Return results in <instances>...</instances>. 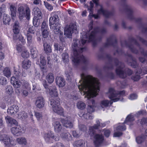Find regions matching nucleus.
<instances>
[{
	"mask_svg": "<svg viewBox=\"0 0 147 147\" xmlns=\"http://www.w3.org/2000/svg\"><path fill=\"white\" fill-rule=\"evenodd\" d=\"M43 85L51 96L49 98L50 104L53 111L59 114H62L63 109L60 106L59 98H56L58 96V94L56 87L53 86L49 88L45 81L43 83Z\"/></svg>",
	"mask_w": 147,
	"mask_h": 147,
	"instance_id": "f03ea898",
	"label": "nucleus"
},
{
	"mask_svg": "<svg viewBox=\"0 0 147 147\" xmlns=\"http://www.w3.org/2000/svg\"><path fill=\"white\" fill-rule=\"evenodd\" d=\"M22 88L23 89L29 90L31 89V86L28 82L24 81L22 85Z\"/></svg>",
	"mask_w": 147,
	"mask_h": 147,
	"instance_id": "58836bf2",
	"label": "nucleus"
},
{
	"mask_svg": "<svg viewBox=\"0 0 147 147\" xmlns=\"http://www.w3.org/2000/svg\"><path fill=\"white\" fill-rule=\"evenodd\" d=\"M94 6V5L91 2H90V7L88 8V9L90 11V14L89 17L90 18L91 16V13H92L93 11V8ZM92 16L94 17L95 19L98 18L99 16L98 15H92Z\"/></svg>",
	"mask_w": 147,
	"mask_h": 147,
	"instance_id": "e433bc0d",
	"label": "nucleus"
},
{
	"mask_svg": "<svg viewBox=\"0 0 147 147\" xmlns=\"http://www.w3.org/2000/svg\"><path fill=\"white\" fill-rule=\"evenodd\" d=\"M101 8L98 11V14H102L103 15L106 17H108L110 13L107 11L104 10L102 6L100 5Z\"/></svg>",
	"mask_w": 147,
	"mask_h": 147,
	"instance_id": "2f4dec72",
	"label": "nucleus"
},
{
	"mask_svg": "<svg viewBox=\"0 0 147 147\" xmlns=\"http://www.w3.org/2000/svg\"><path fill=\"white\" fill-rule=\"evenodd\" d=\"M25 48V47L21 45H17L16 48L18 52H22L24 50V48Z\"/></svg>",
	"mask_w": 147,
	"mask_h": 147,
	"instance_id": "13d9d810",
	"label": "nucleus"
},
{
	"mask_svg": "<svg viewBox=\"0 0 147 147\" xmlns=\"http://www.w3.org/2000/svg\"><path fill=\"white\" fill-rule=\"evenodd\" d=\"M55 49L57 51H62L63 50L62 47L58 44L56 43L54 45Z\"/></svg>",
	"mask_w": 147,
	"mask_h": 147,
	"instance_id": "603ef678",
	"label": "nucleus"
},
{
	"mask_svg": "<svg viewBox=\"0 0 147 147\" xmlns=\"http://www.w3.org/2000/svg\"><path fill=\"white\" fill-rule=\"evenodd\" d=\"M140 123L142 125L145 124L146 125H147V118H143L142 119L141 121H140Z\"/></svg>",
	"mask_w": 147,
	"mask_h": 147,
	"instance_id": "338daca9",
	"label": "nucleus"
},
{
	"mask_svg": "<svg viewBox=\"0 0 147 147\" xmlns=\"http://www.w3.org/2000/svg\"><path fill=\"white\" fill-rule=\"evenodd\" d=\"M78 115L80 117H82L86 119H92L93 118V116L90 113L83 114L82 115L80 113H79Z\"/></svg>",
	"mask_w": 147,
	"mask_h": 147,
	"instance_id": "4c0bfd02",
	"label": "nucleus"
},
{
	"mask_svg": "<svg viewBox=\"0 0 147 147\" xmlns=\"http://www.w3.org/2000/svg\"><path fill=\"white\" fill-rule=\"evenodd\" d=\"M15 125L11 129V132L13 135L16 136H20L25 132V129L23 126L18 125Z\"/></svg>",
	"mask_w": 147,
	"mask_h": 147,
	"instance_id": "9d476101",
	"label": "nucleus"
},
{
	"mask_svg": "<svg viewBox=\"0 0 147 147\" xmlns=\"http://www.w3.org/2000/svg\"><path fill=\"white\" fill-rule=\"evenodd\" d=\"M119 65H120V66L117 67L116 69V72L121 78H124L126 76V73H125L123 71V67H124V65L121 63H119Z\"/></svg>",
	"mask_w": 147,
	"mask_h": 147,
	"instance_id": "6ab92c4d",
	"label": "nucleus"
},
{
	"mask_svg": "<svg viewBox=\"0 0 147 147\" xmlns=\"http://www.w3.org/2000/svg\"><path fill=\"white\" fill-rule=\"evenodd\" d=\"M65 74L68 80H70L72 78L73 76L71 72H66Z\"/></svg>",
	"mask_w": 147,
	"mask_h": 147,
	"instance_id": "052dcab7",
	"label": "nucleus"
},
{
	"mask_svg": "<svg viewBox=\"0 0 147 147\" xmlns=\"http://www.w3.org/2000/svg\"><path fill=\"white\" fill-rule=\"evenodd\" d=\"M104 140V137L101 134H96L94 136V143L96 147L101 146Z\"/></svg>",
	"mask_w": 147,
	"mask_h": 147,
	"instance_id": "ddd939ff",
	"label": "nucleus"
},
{
	"mask_svg": "<svg viewBox=\"0 0 147 147\" xmlns=\"http://www.w3.org/2000/svg\"><path fill=\"white\" fill-rule=\"evenodd\" d=\"M3 74L5 76L9 78L11 75V72L10 69L8 67L5 68L3 71Z\"/></svg>",
	"mask_w": 147,
	"mask_h": 147,
	"instance_id": "a19ab883",
	"label": "nucleus"
},
{
	"mask_svg": "<svg viewBox=\"0 0 147 147\" xmlns=\"http://www.w3.org/2000/svg\"><path fill=\"white\" fill-rule=\"evenodd\" d=\"M42 34V36L45 38H47L49 35V29L41 30Z\"/></svg>",
	"mask_w": 147,
	"mask_h": 147,
	"instance_id": "49530a36",
	"label": "nucleus"
},
{
	"mask_svg": "<svg viewBox=\"0 0 147 147\" xmlns=\"http://www.w3.org/2000/svg\"><path fill=\"white\" fill-rule=\"evenodd\" d=\"M126 127L123 124H119L115 129V132L114 133L113 136L115 137H119L122 135L121 131L125 130Z\"/></svg>",
	"mask_w": 147,
	"mask_h": 147,
	"instance_id": "4468645a",
	"label": "nucleus"
},
{
	"mask_svg": "<svg viewBox=\"0 0 147 147\" xmlns=\"http://www.w3.org/2000/svg\"><path fill=\"white\" fill-rule=\"evenodd\" d=\"M40 63L43 65H45L46 64L45 59L42 55H41L40 57Z\"/></svg>",
	"mask_w": 147,
	"mask_h": 147,
	"instance_id": "6e6d98bb",
	"label": "nucleus"
},
{
	"mask_svg": "<svg viewBox=\"0 0 147 147\" xmlns=\"http://www.w3.org/2000/svg\"><path fill=\"white\" fill-rule=\"evenodd\" d=\"M53 124L54 127V130L56 132H59L61 131L62 129V126L59 121H55L53 122Z\"/></svg>",
	"mask_w": 147,
	"mask_h": 147,
	"instance_id": "a878e982",
	"label": "nucleus"
},
{
	"mask_svg": "<svg viewBox=\"0 0 147 147\" xmlns=\"http://www.w3.org/2000/svg\"><path fill=\"white\" fill-rule=\"evenodd\" d=\"M24 89L22 91V94L23 95L26 96H27L28 94V90H26Z\"/></svg>",
	"mask_w": 147,
	"mask_h": 147,
	"instance_id": "0e129e2a",
	"label": "nucleus"
},
{
	"mask_svg": "<svg viewBox=\"0 0 147 147\" xmlns=\"http://www.w3.org/2000/svg\"><path fill=\"white\" fill-rule=\"evenodd\" d=\"M19 108L18 106L14 105H11L7 109V112L8 114L13 115L16 114Z\"/></svg>",
	"mask_w": 147,
	"mask_h": 147,
	"instance_id": "5701e85b",
	"label": "nucleus"
},
{
	"mask_svg": "<svg viewBox=\"0 0 147 147\" xmlns=\"http://www.w3.org/2000/svg\"><path fill=\"white\" fill-rule=\"evenodd\" d=\"M44 3L45 6L48 10L51 11L53 9V7L50 4L46 2H44Z\"/></svg>",
	"mask_w": 147,
	"mask_h": 147,
	"instance_id": "bf43d9fd",
	"label": "nucleus"
},
{
	"mask_svg": "<svg viewBox=\"0 0 147 147\" xmlns=\"http://www.w3.org/2000/svg\"><path fill=\"white\" fill-rule=\"evenodd\" d=\"M33 13L34 15V17L38 18V19L42 18L41 12L38 7H35L33 9Z\"/></svg>",
	"mask_w": 147,
	"mask_h": 147,
	"instance_id": "bb28decb",
	"label": "nucleus"
},
{
	"mask_svg": "<svg viewBox=\"0 0 147 147\" xmlns=\"http://www.w3.org/2000/svg\"><path fill=\"white\" fill-rule=\"evenodd\" d=\"M46 79L49 83H53L54 80V77L53 74L52 73H49L46 77Z\"/></svg>",
	"mask_w": 147,
	"mask_h": 147,
	"instance_id": "7c9ffc66",
	"label": "nucleus"
},
{
	"mask_svg": "<svg viewBox=\"0 0 147 147\" xmlns=\"http://www.w3.org/2000/svg\"><path fill=\"white\" fill-rule=\"evenodd\" d=\"M23 48L24 50L22 51V56L24 58L28 57L29 56V53L26 50L25 48Z\"/></svg>",
	"mask_w": 147,
	"mask_h": 147,
	"instance_id": "de8ad7c7",
	"label": "nucleus"
},
{
	"mask_svg": "<svg viewBox=\"0 0 147 147\" xmlns=\"http://www.w3.org/2000/svg\"><path fill=\"white\" fill-rule=\"evenodd\" d=\"M19 118L24 120L25 119L28 117L27 113L25 111H23L20 112L18 115Z\"/></svg>",
	"mask_w": 147,
	"mask_h": 147,
	"instance_id": "37998d69",
	"label": "nucleus"
},
{
	"mask_svg": "<svg viewBox=\"0 0 147 147\" xmlns=\"http://www.w3.org/2000/svg\"><path fill=\"white\" fill-rule=\"evenodd\" d=\"M74 147H85V143L83 140L76 141L74 144Z\"/></svg>",
	"mask_w": 147,
	"mask_h": 147,
	"instance_id": "72a5a7b5",
	"label": "nucleus"
},
{
	"mask_svg": "<svg viewBox=\"0 0 147 147\" xmlns=\"http://www.w3.org/2000/svg\"><path fill=\"white\" fill-rule=\"evenodd\" d=\"M77 107L78 109L80 110H83L86 107L85 103L82 101H79L77 103Z\"/></svg>",
	"mask_w": 147,
	"mask_h": 147,
	"instance_id": "ea45409f",
	"label": "nucleus"
},
{
	"mask_svg": "<svg viewBox=\"0 0 147 147\" xmlns=\"http://www.w3.org/2000/svg\"><path fill=\"white\" fill-rule=\"evenodd\" d=\"M144 140V137L142 136H139L137 137L136 138V142L138 144H140Z\"/></svg>",
	"mask_w": 147,
	"mask_h": 147,
	"instance_id": "5fc2aeb1",
	"label": "nucleus"
},
{
	"mask_svg": "<svg viewBox=\"0 0 147 147\" xmlns=\"http://www.w3.org/2000/svg\"><path fill=\"white\" fill-rule=\"evenodd\" d=\"M137 97V95L136 94H133L130 95L129 98L131 100H133L136 99Z\"/></svg>",
	"mask_w": 147,
	"mask_h": 147,
	"instance_id": "e2e57ef3",
	"label": "nucleus"
},
{
	"mask_svg": "<svg viewBox=\"0 0 147 147\" xmlns=\"http://www.w3.org/2000/svg\"><path fill=\"white\" fill-rule=\"evenodd\" d=\"M140 76L139 75H136V76L132 77V79L134 81H137L140 79Z\"/></svg>",
	"mask_w": 147,
	"mask_h": 147,
	"instance_id": "774afa93",
	"label": "nucleus"
},
{
	"mask_svg": "<svg viewBox=\"0 0 147 147\" xmlns=\"http://www.w3.org/2000/svg\"><path fill=\"white\" fill-rule=\"evenodd\" d=\"M13 89L10 86H7L6 88V92L7 93L10 94L13 93Z\"/></svg>",
	"mask_w": 147,
	"mask_h": 147,
	"instance_id": "8fccbe9b",
	"label": "nucleus"
},
{
	"mask_svg": "<svg viewBox=\"0 0 147 147\" xmlns=\"http://www.w3.org/2000/svg\"><path fill=\"white\" fill-rule=\"evenodd\" d=\"M62 59L64 63H66L69 61L68 55L67 53H63L62 55Z\"/></svg>",
	"mask_w": 147,
	"mask_h": 147,
	"instance_id": "c03bdc74",
	"label": "nucleus"
},
{
	"mask_svg": "<svg viewBox=\"0 0 147 147\" xmlns=\"http://www.w3.org/2000/svg\"><path fill=\"white\" fill-rule=\"evenodd\" d=\"M44 51L46 53L51 52L52 50L51 46L47 42L43 44Z\"/></svg>",
	"mask_w": 147,
	"mask_h": 147,
	"instance_id": "f704fd0d",
	"label": "nucleus"
},
{
	"mask_svg": "<svg viewBox=\"0 0 147 147\" xmlns=\"http://www.w3.org/2000/svg\"><path fill=\"white\" fill-rule=\"evenodd\" d=\"M7 83L6 78L4 77L0 76V85L5 86Z\"/></svg>",
	"mask_w": 147,
	"mask_h": 147,
	"instance_id": "a18cd8bd",
	"label": "nucleus"
},
{
	"mask_svg": "<svg viewBox=\"0 0 147 147\" xmlns=\"http://www.w3.org/2000/svg\"><path fill=\"white\" fill-rule=\"evenodd\" d=\"M30 52L32 57L33 58H36L37 55V51L35 47H32L30 49Z\"/></svg>",
	"mask_w": 147,
	"mask_h": 147,
	"instance_id": "79ce46f5",
	"label": "nucleus"
},
{
	"mask_svg": "<svg viewBox=\"0 0 147 147\" xmlns=\"http://www.w3.org/2000/svg\"><path fill=\"white\" fill-rule=\"evenodd\" d=\"M31 65V62L29 60H25L24 61L22 64V67L26 69L29 68Z\"/></svg>",
	"mask_w": 147,
	"mask_h": 147,
	"instance_id": "473e14b6",
	"label": "nucleus"
},
{
	"mask_svg": "<svg viewBox=\"0 0 147 147\" xmlns=\"http://www.w3.org/2000/svg\"><path fill=\"white\" fill-rule=\"evenodd\" d=\"M56 84L59 87H63L65 85V81L61 77H57L56 79Z\"/></svg>",
	"mask_w": 147,
	"mask_h": 147,
	"instance_id": "393cba45",
	"label": "nucleus"
},
{
	"mask_svg": "<svg viewBox=\"0 0 147 147\" xmlns=\"http://www.w3.org/2000/svg\"><path fill=\"white\" fill-rule=\"evenodd\" d=\"M10 21V18L9 16L6 14H4L3 18V21L4 24H9Z\"/></svg>",
	"mask_w": 147,
	"mask_h": 147,
	"instance_id": "c9c22d12",
	"label": "nucleus"
},
{
	"mask_svg": "<svg viewBox=\"0 0 147 147\" xmlns=\"http://www.w3.org/2000/svg\"><path fill=\"white\" fill-rule=\"evenodd\" d=\"M16 77L12 76L11 78V82L14 87L16 88L15 89L16 92L18 94L20 93V90L18 88L20 87L22 84L21 82L18 80L19 76L21 74L19 72H16L15 73Z\"/></svg>",
	"mask_w": 147,
	"mask_h": 147,
	"instance_id": "6e6552de",
	"label": "nucleus"
},
{
	"mask_svg": "<svg viewBox=\"0 0 147 147\" xmlns=\"http://www.w3.org/2000/svg\"><path fill=\"white\" fill-rule=\"evenodd\" d=\"M19 40L22 43L25 42V39L24 38V37L21 35H19Z\"/></svg>",
	"mask_w": 147,
	"mask_h": 147,
	"instance_id": "69168bd1",
	"label": "nucleus"
},
{
	"mask_svg": "<svg viewBox=\"0 0 147 147\" xmlns=\"http://www.w3.org/2000/svg\"><path fill=\"white\" fill-rule=\"evenodd\" d=\"M60 136L63 139L67 141L71 140L72 138L71 135L68 132H64L62 133L60 135Z\"/></svg>",
	"mask_w": 147,
	"mask_h": 147,
	"instance_id": "cd10ccee",
	"label": "nucleus"
},
{
	"mask_svg": "<svg viewBox=\"0 0 147 147\" xmlns=\"http://www.w3.org/2000/svg\"><path fill=\"white\" fill-rule=\"evenodd\" d=\"M18 11L20 19L22 20L24 18L27 20L30 19V11L27 5L24 4L19 6L18 8Z\"/></svg>",
	"mask_w": 147,
	"mask_h": 147,
	"instance_id": "423d86ee",
	"label": "nucleus"
},
{
	"mask_svg": "<svg viewBox=\"0 0 147 147\" xmlns=\"http://www.w3.org/2000/svg\"><path fill=\"white\" fill-rule=\"evenodd\" d=\"M49 20L51 29H53L55 26L59 24V19L58 16L55 13H52Z\"/></svg>",
	"mask_w": 147,
	"mask_h": 147,
	"instance_id": "f8f14e48",
	"label": "nucleus"
},
{
	"mask_svg": "<svg viewBox=\"0 0 147 147\" xmlns=\"http://www.w3.org/2000/svg\"><path fill=\"white\" fill-rule=\"evenodd\" d=\"M20 27L19 26L18 22L16 21L14 23L13 26V30L14 35L13 36V39L16 40L17 39V34H18L20 32Z\"/></svg>",
	"mask_w": 147,
	"mask_h": 147,
	"instance_id": "412c9836",
	"label": "nucleus"
},
{
	"mask_svg": "<svg viewBox=\"0 0 147 147\" xmlns=\"http://www.w3.org/2000/svg\"><path fill=\"white\" fill-rule=\"evenodd\" d=\"M17 143L20 145H25L27 144V142L26 138L23 137L18 138L16 139Z\"/></svg>",
	"mask_w": 147,
	"mask_h": 147,
	"instance_id": "c85d7f7f",
	"label": "nucleus"
},
{
	"mask_svg": "<svg viewBox=\"0 0 147 147\" xmlns=\"http://www.w3.org/2000/svg\"><path fill=\"white\" fill-rule=\"evenodd\" d=\"M38 18L34 17L33 20V24L35 27L38 26L40 24L39 19Z\"/></svg>",
	"mask_w": 147,
	"mask_h": 147,
	"instance_id": "09e8293b",
	"label": "nucleus"
},
{
	"mask_svg": "<svg viewBox=\"0 0 147 147\" xmlns=\"http://www.w3.org/2000/svg\"><path fill=\"white\" fill-rule=\"evenodd\" d=\"M45 101L42 96H38L36 99L35 104L36 107L41 109L44 107Z\"/></svg>",
	"mask_w": 147,
	"mask_h": 147,
	"instance_id": "f3484780",
	"label": "nucleus"
},
{
	"mask_svg": "<svg viewBox=\"0 0 147 147\" xmlns=\"http://www.w3.org/2000/svg\"><path fill=\"white\" fill-rule=\"evenodd\" d=\"M93 22L91 21L88 26L89 32L86 33L84 32L82 33L81 36V42L82 45H84L87 41L88 42L93 41L95 40V36L97 33L100 31L99 28H94L93 31H91L92 28Z\"/></svg>",
	"mask_w": 147,
	"mask_h": 147,
	"instance_id": "39448f33",
	"label": "nucleus"
},
{
	"mask_svg": "<svg viewBox=\"0 0 147 147\" xmlns=\"http://www.w3.org/2000/svg\"><path fill=\"white\" fill-rule=\"evenodd\" d=\"M5 120L7 123L10 126H12L13 125H17L18 124V122L15 119H14L9 116H7L5 117Z\"/></svg>",
	"mask_w": 147,
	"mask_h": 147,
	"instance_id": "4be33fe9",
	"label": "nucleus"
},
{
	"mask_svg": "<svg viewBox=\"0 0 147 147\" xmlns=\"http://www.w3.org/2000/svg\"><path fill=\"white\" fill-rule=\"evenodd\" d=\"M134 116L133 115H129L126 118L124 123H127L130 126L131 124V122L134 120Z\"/></svg>",
	"mask_w": 147,
	"mask_h": 147,
	"instance_id": "c756f323",
	"label": "nucleus"
},
{
	"mask_svg": "<svg viewBox=\"0 0 147 147\" xmlns=\"http://www.w3.org/2000/svg\"><path fill=\"white\" fill-rule=\"evenodd\" d=\"M77 26L74 24H71L69 25H67L65 28L64 34L68 38H71L73 31L76 30Z\"/></svg>",
	"mask_w": 147,
	"mask_h": 147,
	"instance_id": "9b49d317",
	"label": "nucleus"
},
{
	"mask_svg": "<svg viewBox=\"0 0 147 147\" xmlns=\"http://www.w3.org/2000/svg\"><path fill=\"white\" fill-rule=\"evenodd\" d=\"M79 42V40L74 39L72 46L73 53L71 55V58L72 61L75 65L78 64L81 61L83 62H85L86 61V58L80 54V53L83 51L84 49L80 48L78 46V44Z\"/></svg>",
	"mask_w": 147,
	"mask_h": 147,
	"instance_id": "20e7f679",
	"label": "nucleus"
},
{
	"mask_svg": "<svg viewBox=\"0 0 147 147\" xmlns=\"http://www.w3.org/2000/svg\"><path fill=\"white\" fill-rule=\"evenodd\" d=\"M125 93V91H118L115 90L114 89L110 88L107 93L108 97L111 100L109 101L104 100L100 102V106L102 108H105L111 105L113 102H115L119 100L122 101L123 97Z\"/></svg>",
	"mask_w": 147,
	"mask_h": 147,
	"instance_id": "7ed1b4c3",
	"label": "nucleus"
},
{
	"mask_svg": "<svg viewBox=\"0 0 147 147\" xmlns=\"http://www.w3.org/2000/svg\"><path fill=\"white\" fill-rule=\"evenodd\" d=\"M79 128L80 130V132L79 133V134L76 131H73V135L74 136L76 137H78L82 134H84L85 135L84 136L86 137L85 135L87 134L89 135V133L88 132V133H85V131L87 129V128L86 126L83 125H79Z\"/></svg>",
	"mask_w": 147,
	"mask_h": 147,
	"instance_id": "dca6fc26",
	"label": "nucleus"
},
{
	"mask_svg": "<svg viewBox=\"0 0 147 147\" xmlns=\"http://www.w3.org/2000/svg\"><path fill=\"white\" fill-rule=\"evenodd\" d=\"M81 79L78 84V87L81 93L82 92L85 98L88 100L87 109L90 113L94 111L95 101L93 98L98 94L100 83L97 79L91 76H86L84 74H81Z\"/></svg>",
	"mask_w": 147,
	"mask_h": 147,
	"instance_id": "f257e3e1",
	"label": "nucleus"
},
{
	"mask_svg": "<svg viewBox=\"0 0 147 147\" xmlns=\"http://www.w3.org/2000/svg\"><path fill=\"white\" fill-rule=\"evenodd\" d=\"M55 136L54 134L51 131H49L47 134H45V139L46 142H50L53 140L55 141H58L59 140V137H56Z\"/></svg>",
	"mask_w": 147,
	"mask_h": 147,
	"instance_id": "a211bd4d",
	"label": "nucleus"
},
{
	"mask_svg": "<svg viewBox=\"0 0 147 147\" xmlns=\"http://www.w3.org/2000/svg\"><path fill=\"white\" fill-rule=\"evenodd\" d=\"M9 8L12 18L13 19H14L16 18V7L15 4H10Z\"/></svg>",
	"mask_w": 147,
	"mask_h": 147,
	"instance_id": "b1692460",
	"label": "nucleus"
},
{
	"mask_svg": "<svg viewBox=\"0 0 147 147\" xmlns=\"http://www.w3.org/2000/svg\"><path fill=\"white\" fill-rule=\"evenodd\" d=\"M34 28L32 27H30L28 29L26 34L28 43L30 45L32 42V35L35 32Z\"/></svg>",
	"mask_w": 147,
	"mask_h": 147,
	"instance_id": "2eb2a0df",
	"label": "nucleus"
},
{
	"mask_svg": "<svg viewBox=\"0 0 147 147\" xmlns=\"http://www.w3.org/2000/svg\"><path fill=\"white\" fill-rule=\"evenodd\" d=\"M58 26H55L54 27V32L55 34H61L62 35L63 34V32H62L60 28L58 27Z\"/></svg>",
	"mask_w": 147,
	"mask_h": 147,
	"instance_id": "3c124183",
	"label": "nucleus"
},
{
	"mask_svg": "<svg viewBox=\"0 0 147 147\" xmlns=\"http://www.w3.org/2000/svg\"><path fill=\"white\" fill-rule=\"evenodd\" d=\"M103 131V133L106 137H108L110 134V131L108 129H104Z\"/></svg>",
	"mask_w": 147,
	"mask_h": 147,
	"instance_id": "680f3d73",
	"label": "nucleus"
},
{
	"mask_svg": "<svg viewBox=\"0 0 147 147\" xmlns=\"http://www.w3.org/2000/svg\"><path fill=\"white\" fill-rule=\"evenodd\" d=\"M0 139L5 147H12L16 145L15 140L11 136L1 132Z\"/></svg>",
	"mask_w": 147,
	"mask_h": 147,
	"instance_id": "0eeeda50",
	"label": "nucleus"
},
{
	"mask_svg": "<svg viewBox=\"0 0 147 147\" xmlns=\"http://www.w3.org/2000/svg\"><path fill=\"white\" fill-rule=\"evenodd\" d=\"M49 29L48 26L45 21H43L42 24L41 30H46Z\"/></svg>",
	"mask_w": 147,
	"mask_h": 147,
	"instance_id": "864d4df0",
	"label": "nucleus"
},
{
	"mask_svg": "<svg viewBox=\"0 0 147 147\" xmlns=\"http://www.w3.org/2000/svg\"><path fill=\"white\" fill-rule=\"evenodd\" d=\"M35 115L38 120H40L42 119V115L41 113L36 112L35 113Z\"/></svg>",
	"mask_w": 147,
	"mask_h": 147,
	"instance_id": "4d7b16f0",
	"label": "nucleus"
},
{
	"mask_svg": "<svg viewBox=\"0 0 147 147\" xmlns=\"http://www.w3.org/2000/svg\"><path fill=\"white\" fill-rule=\"evenodd\" d=\"M61 122L63 125L66 127L71 128L73 127L71 118L70 117H67L65 119H62Z\"/></svg>",
	"mask_w": 147,
	"mask_h": 147,
	"instance_id": "aec40b11",
	"label": "nucleus"
},
{
	"mask_svg": "<svg viewBox=\"0 0 147 147\" xmlns=\"http://www.w3.org/2000/svg\"><path fill=\"white\" fill-rule=\"evenodd\" d=\"M100 120H96V124L94 125V126H91L89 127L88 132H89V135L87 134L85 135L86 137H89L91 139L93 136L94 135L95 130L97 129L99 127H104L105 126L106 124L105 123H101Z\"/></svg>",
	"mask_w": 147,
	"mask_h": 147,
	"instance_id": "1a4fd4ad",
	"label": "nucleus"
}]
</instances>
